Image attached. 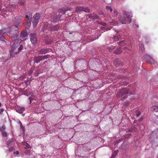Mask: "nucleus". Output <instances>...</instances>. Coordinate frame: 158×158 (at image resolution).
<instances>
[{"label": "nucleus", "mask_w": 158, "mask_h": 158, "mask_svg": "<svg viewBox=\"0 0 158 158\" xmlns=\"http://www.w3.org/2000/svg\"><path fill=\"white\" fill-rule=\"evenodd\" d=\"M118 152V150L114 151L113 153L112 154L111 158H114Z\"/></svg>", "instance_id": "obj_19"}, {"label": "nucleus", "mask_w": 158, "mask_h": 158, "mask_svg": "<svg viewBox=\"0 0 158 158\" xmlns=\"http://www.w3.org/2000/svg\"><path fill=\"white\" fill-rule=\"evenodd\" d=\"M0 111L1 112H3L4 111V109H3V108H2L1 109H0Z\"/></svg>", "instance_id": "obj_45"}, {"label": "nucleus", "mask_w": 158, "mask_h": 158, "mask_svg": "<svg viewBox=\"0 0 158 158\" xmlns=\"http://www.w3.org/2000/svg\"><path fill=\"white\" fill-rule=\"evenodd\" d=\"M142 120H143L142 118H140V119H139L138 120V121L139 122H140L142 121Z\"/></svg>", "instance_id": "obj_43"}, {"label": "nucleus", "mask_w": 158, "mask_h": 158, "mask_svg": "<svg viewBox=\"0 0 158 158\" xmlns=\"http://www.w3.org/2000/svg\"><path fill=\"white\" fill-rule=\"evenodd\" d=\"M51 49L49 48L42 49L39 51V53L40 54H45L48 52L50 51Z\"/></svg>", "instance_id": "obj_11"}, {"label": "nucleus", "mask_w": 158, "mask_h": 158, "mask_svg": "<svg viewBox=\"0 0 158 158\" xmlns=\"http://www.w3.org/2000/svg\"><path fill=\"white\" fill-rule=\"evenodd\" d=\"M61 14L60 15L59 13H56V14H54L52 17V19L54 22H57L60 20Z\"/></svg>", "instance_id": "obj_10"}, {"label": "nucleus", "mask_w": 158, "mask_h": 158, "mask_svg": "<svg viewBox=\"0 0 158 158\" xmlns=\"http://www.w3.org/2000/svg\"><path fill=\"white\" fill-rule=\"evenodd\" d=\"M123 16L125 18L123 20L122 19H119L120 22L122 24L129 23L131 21L132 15L130 12L125 11L123 13Z\"/></svg>", "instance_id": "obj_2"}, {"label": "nucleus", "mask_w": 158, "mask_h": 158, "mask_svg": "<svg viewBox=\"0 0 158 158\" xmlns=\"http://www.w3.org/2000/svg\"><path fill=\"white\" fill-rule=\"evenodd\" d=\"M114 39L115 40H119L120 38V36L119 35H117L114 36Z\"/></svg>", "instance_id": "obj_27"}, {"label": "nucleus", "mask_w": 158, "mask_h": 158, "mask_svg": "<svg viewBox=\"0 0 158 158\" xmlns=\"http://www.w3.org/2000/svg\"><path fill=\"white\" fill-rule=\"evenodd\" d=\"M16 154H19V152L18 151H16Z\"/></svg>", "instance_id": "obj_49"}, {"label": "nucleus", "mask_w": 158, "mask_h": 158, "mask_svg": "<svg viewBox=\"0 0 158 158\" xmlns=\"http://www.w3.org/2000/svg\"><path fill=\"white\" fill-rule=\"evenodd\" d=\"M114 15H115L116 16H117V15L118 14L117 10L115 9L114 10Z\"/></svg>", "instance_id": "obj_34"}, {"label": "nucleus", "mask_w": 158, "mask_h": 158, "mask_svg": "<svg viewBox=\"0 0 158 158\" xmlns=\"http://www.w3.org/2000/svg\"><path fill=\"white\" fill-rule=\"evenodd\" d=\"M2 133L3 136L4 137H6L7 136V133L5 131H2Z\"/></svg>", "instance_id": "obj_30"}, {"label": "nucleus", "mask_w": 158, "mask_h": 158, "mask_svg": "<svg viewBox=\"0 0 158 158\" xmlns=\"http://www.w3.org/2000/svg\"><path fill=\"white\" fill-rule=\"evenodd\" d=\"M135 114L137 117H138L140 115L141 112L139 111L136 110V111L135 112Z\"/></svg>", "instance_id": "obj_29"}, {"label": "nucleus", "mask_w": 158, "mask_h": 158, "mask_svg": "<svg viewBox=\"0 0 158 158\" xmlns=\"http://www.w3.org/2000/svg\"><path fill=\"white\" fill-rule=\"evenodd\" d=\"M148 57H151V56L149 55H146L144 56V57L146 60V61L148 63L149 62V60H150V59L149 58H148Z\"/></svg>", "instance_id": "obj_20"}, {"label": "nucleus", "mask_w": 158, "mask_h": 158, "mask_svg": "<svg viewBox=\"0 0 158 158\" xmlns=\"http://www.w3.org/2000/svg\"><path fill=\"white\" fill-rule=\"evenodd\" d=\"M1 112L0 111V114H1Z\"/></svg>", "instance_id": "obj_59"}, {"label": "nucleus", "mask_w": 158, "mask_h": 158, "mask_svg": "<svg viewBox=\"0 0 158 158\" xmlns=\"http://www.w3.org/2000/svg\"><path fill=\"white\" fill-rule=\"evenodd\" d=\"M143 46H144V45L143 44H142V45H141L142 47H143V48L144 47Z\"/></svg>", "instance_id": "obj_51"}, {"label": "nucleus", "mask_w": 158, "mask_h": 158, "mask_svg": "<svg viewBox=\"0 0 158 158\" xmlns=\"http://www.w3.org/2000/svg\"><path fill=\"white\" fill-rule=\"evenodd\" d=\"M48 56H49L48 55H45L44 56H41L42 57L41 58H42V60H44V59H47V58H48Z\"/></svg>", "instance_id": "obj_28"}, {"label": "nucleus", "mask_w": 158, "mask_h": 158, "mask_svg": "<svg viewBox=\"0 0 158 158\" xmlns=\"http://www.w3.org/2000/svg\"><path fill=\"white\" fill-rule=\"evenodd\" d=\"M69 34H72V33L71 32L69 33Z\"/></svg>", "instance_id": "obj_56"}, {"label": "nucleus", "mask_w": 158, "mask_h": 158, "mask_svg": "<svg viewBox=\"0 0 158 158\" xmlns=\"http://www.w3.org/2000/svg\"><path fill=\"white\" fill-rule=\"evenodd\" d=\"M40 15L39 13H36L33 16V20L32 22L34 27H35L38 24Z\"/></svg>", "instance_id": "obj_7"}, {"label": "nucleus", "mask_w": 158, "mask_h": 158, "mask_svg": "<svg viewBox=\"0 0 158 158\" xmlns=\"http://www.w3.org/2000/svg\"><path fill=\"white\" fill-rule=\"evenodd\" d=\"M118 43H119V45L120 46H123V44H125V42L124 41H120L119 43L118 42Z\"/></svg>", "instance_id": "obj_33"}, {"label": "nucleus", "mask_w": 158, "mask_h": 158, "mask_svg": "<svg viewBox=\"0 0 158 158\" xmlns=\"http://www.w3.org/2000/svg\"><path fill=\"white\" fill-rule=\"evenodd\" d=\"M123 19V20H125V18H124V17L123 16V17H120V18H119V19Z\"/></svg>", "instance_id": "obj_42"}, {"label": "nucleus", "mask_w": 158, "mask_h": 158, "mask_svg": "<svg viewBox=\"0 0 158 158\" xmlns=\"http://www.w3.org/2000/svg\"><path fill=\"white\" fill-rule=\"evenodd\" d=\"M114 64L116 66L118 65L121 64V62L118 59H116L114 60Z\"/></svg>", "instance_id": "obj_13"}, {"label": "nucleus", "mask_w": 158, "mask_h": 158, "mask_svg": "<svg viewBox=\"0 0 158 158\" xmlns=\"http://www.w3.org/2000/svg\"><path fill=\"white\" fill-rule=\"evenodd\" d=\"M6 129L5 127L4 126H2L1 128V131H4Z\"/></svg>", "instance_id": "obj_35"}, {"label": "nucleus", "mask_w": 158, "mask_h": 158, "mask_svg": "<svg viewBox=\"0 0 158 158\" xmlns=\"http://www.w3.org/2000/svg\"><path fill=\"white\" fill-rule=\"evenodd\" d=\"M148 58L150 59V60H149V62L148 63H150L152 64H153L154 63V60L153 58L151 57H148Z\"/></svg>", "instance_id": "obj_24"}, {"label": "nucleus", "mask_w": 158, "mask_h": 158, "mask_svg": "<svg viewBox=\"0 0 158 158\" xmlns=\"http://www.w3.org/2000/svg\"><path fill=\"white\" fill-rule=\"evenodd\" d=\"M129 93L128 89L126 88H123L120 90L118 93L116 94V97L118 98H121V100L123 101V99L127 98V94Z\"/></svg>", "instance_id": "obj_3"}, {"label": "nucleus", "mask_w": 158, "mask_h": 158, "mask_svg": "<svg viewBox=\"0 0 158 158\" xmlns=\"http://www.w3.org/2000/svg\"><path fill=\"white\" fill-rule=\"evenodd\" d=\"M144 39L145 42L147 43H148L149 42V39L147 37L144 38Z\"/></svg>", "instance_id": "obj_32"}, {"label": "nucleus", "mask_w": 158, "mask_h": 158, "mask_svg": "<svg viewBox=\"0 0 158 158\" xmlns=\"http://www.w3.org/2000/svg\"><path fill=\"white\" fill-rule=\"evenodd\" d=\"M120 140L122 141V139H119V140H117L116 143H118L119 142V141H120Z\"/></svg>", "instance_id": "obj_46"}, {"label": "nucleus", "mask_w": 158, "mask_h": 158, "mask_svg": "<svg viewBox=\"0 0 158 158\" xmlns=\"http://www.w3.org/2000/svg\"><path fill=\"white\" fill-rule=\"evenodd\" d=\"M106 24L105 23H103L102 24V25H103V26H105V25H106Z\"/></svg>", "instance_id": "obj_50"}, {"label": "nucleus", "mask_w": 158, "mask_h": 158, "mask_svg": "<svg viewBox=\"0 0 158 158\" xmlns=\"http://www.w3.org/2000/svg\"><path fill=\"white\" fill-rule=\"evenodd\" d=\"M3 39H5L4 37L3 36H2L1 38H0V40H3Z\"/></svg>", "instance_id": "obj_44"}, {"label": "nucleus", "mask_w": 158, "mask_h": 158, "mask_svg": "<svg viewBox=\"0 0 158 158\" xmlns=\"http://www.w3.org/2000/svg\"><path fill=\"white\" fill-rule=\"evenodd\" d=\"M130 104V102L129 101H126L123 103V106L127 107Z\"/></svg>", "instance_id": "obj_22"}, {"label": "nucleus", "mask_w": 158, "mask_h": 158, "mask_svg": "<svg viewBox=\"0 0 158 158\" xmlns=\"http://www.w3.org/2000/svg\"><path fill=\"white\" fill-rule=\"evenodd\" d=\"M26 144H24V145H26V147L28 148H30L31 146L29 145L28 143H25Z\"/></svg>", "instance_id": "obj_38"}, {"label": "nucleus", "mask_w": 158, "mask_h": 158, "mask_svg": "<svg viewBox=\"0 0 158 158\" xmlns=\"http://www.w3.org/2000/svg\"><path fill=\"white\" fill-rule=\"evenodd\" d=\"M21 37H25L27 36V31L26 30H24L22 31L21 34Z\"/></svg>", "instance_id": "obj_12"}, {"label": "nucleus", "mask_w": 158, "mask_h": 158, "mask_svg": "<svg viewBox=\"0 0 158 158\" xmlns=\"http://www.w3.org/2000/svg\"><path fill=\"white\" fill-rule=\"evenodd\" d=\"M48 29L50 31H58L59 29V27L58 25H49L47 27Z\"/></svg>", "instance_id": "obj_9"}, {"label": "nucleus", "mask_w": 158, "mask_h": 158, "mask_svg": "<svg viewBox=\"0 0 158 158\" xmlns=\"http://www.w3.org/2000/svg\"><path fill=\"white\" fill-rule=\"evenodd\" d=\"M30 40L31 43L34 45L36 44L37 43L36 35L35 34H31L30 35Z\"/></svg>", "instance_id": "obj_8"}, {"label": "nucleus", "mask_w": 158, "mask_h": 158, "mask_svg": "<svg viewBox=\"0 0 158 158\" xmlns=\"http://www.w3.org/2000/svg\"><path fill=\"white\" fill-rule=\"evenodd\" d=\"M16 7V5L15 4L12 3L10 4L9 7L7 8L8 11H6V13H4L6 15H10L12 14V11L14 10Z\"/></svg>", "instance_id": "obj_5"}, {"label": "nucleus", "mask_w": 158, "mask_h": 158, "mask_svg": "<svg viewBox=\"0 0 158 158\" xmlns=\"http://www.w3.org/2000/svg\"><path fill=\"white\" fill-rule=\"evenodd\" d=\"M94 39H93V40H92L91 41H94Z\"/></svg>", "instance_id": "obj_55"}, {"label": "nucleus", "mask_w": 158, "mask_h": 158, "mask_svg": "<svg viewBox=\"0 0 158 158\" xmlns=\"http://www.w3.org/2000/svg\"><path fill=\"white\" fill-rule=\"evenodd\" d=\"M106 8L108 10H110V12H112L113 11L112 9L110 6H106Z\"/></svg>", "instance_id": "obj_31"}, {"label": "nucleus", "mask_w": 158, "mask_h": 158, "mask_svg": "<svg viewBox=\"0 0 158 158\" xmlns=\"http://www.w3.org/2000/svg\"><path fill=\"white\" fill-rule=\"evenodd\" d=\"M133 128L129 129L128 130V131L129 132H132L133 131Z\"/></svg>", "instance_id": "obj_39"}, {"label": "nucleus", "mask_w": 158, "mask_h": 158, "mask_svg": "<svg viewBox=\"0 0 158 158\" xmlns=\"http://www.w3.org/2000/svg\"><path fill=\"white\" fill-rule=\"evenodd\" d=\"M12 142H13V140H9L7 142V144H9L10 143H12Z\"/></svg>", "instance_id": "obj_40"}, {"label": "nucleus", "mask_w": 158, "mask_h": 158, "mask_svg": "<svg viewBox=\"0 0 158 158\" xmlns=\"http://www.w3.org/2000/svg\"><path fill=\"white\" fill-rule=\"evenodd\" d=\"M152 108L155 112H158V106H153Z\"/></svg>", "instance_id": "obj_25"}, {"label": "nucleus", "mask_w": 158, "mask_h": 158, "mask_svg": "<svg viewBox=\"0 0 158 158\" xmlns=\"http://www.w3.org/2000/svg\"><path fill=\"white\" fill-rule=\"evenodd\" d=\"M23 45H20V47L18 48V50L19 51H20L21 50L23 49Z\"/></svg>", "instance_id": "obj_37"}, {"label": "nucleus", "mask_w": 158, "mask_h": 158, "mask_svg": "<svg viewBox=\"0 0 158 158\" xmlns=\"http://www.w3.org/2000/svg\"><path fill=\"white\" fill-rule=\"evenodd\" d=\"M122 52L121 48L120 47L118 48L116 50L114 51V53L117 54H120Z\"/></svg>", "instance_id": "obj_17"}, {"label": "nucleus", "mask_w": 158, "mask_h": 158, "mask_svg": "<svg viewBox=\"0 0 158 158\" xmlns=\"http://www.w3.org/2000/svg\"><path fill=\"white\" fill-rule=\"evenodd\" d=\"M1 103L0 102V107L1 106Z\"/></svg>", "instance_id": "obj_54"}, {"label": "nucleus", "mask_w": 158, "mask_h": 158, "mask_svg": "<svg viewBox=\"0 0 158 158\" xmlns=\"http://www.w3.org/2000/svg\"><path fill=\"white\" fill-rule=\"evenodd\" d=\"M83 11L86 12L88 13L90 11V10L87 7H83Z\"/></svg>", "instance_id": "obj_21"}, {"label": "nucleus", "mask_w": 158, "mask_h": 158, "mask_svg": "<svg viewBox=\"0 0 158 158\" xmlns=\"http://www.w3.org/2000/svg\"><path fill=\"white\" fill-rule=\"evenodd\" d=\"M83 7L77 6L76 7L75 11L76 12H79L80 11H83Z\"/></svg>", "instance_id": "obj_15"}, {"label": "nucleus", "mask_w": 158, "mask_h": 158, "mask_svg": "<svg viewBox=\"0 0 158 158\" xmlns=\"http://www.w3.org/2000/svg\"><path fill=\"white\" fill-rule=\"evenodd\" d=\"M32 16V14L31 12H29L26 14L25 20L27 21V25L28 26L30 25L31 24Z\"/></svg>", "instance_id": "obj_6"}, {"label": "nucleus", "mask_w": 158, "mask_h": 158, "mask_svg": "<svg viewBox=\"0 0 158 158\" xmlns=\"http://www.w3.org/2000/svg\"><path fill=\"white\" fill-rule=\"evenodd\" d=\"M89 16H91V17L94 19H98L99 17L95 14H93L92 15H89Z\"/></svg>", "instance_id": "obj_18"}, {"label": "nucleus", "mask_w": 158, "mask_h": 158, "mask_svg": "<svg viewBox=\"0 0 158 158\" xmlns=\"http://www.w3.org/2000/svg\"><path fill=\"white\" fill-rule=\"evenodd\" d=\"M41 58L42 57L41 56H38L37 57L35 58L34 60L35 62L38 63H39L40 61H42V59Z\"/></svg>", "instance_id": "obj_14"}, {"label": "nucleus", "mask_w": 158, "mask_h": 158, "mask_svg": "<svg viewBox=\"0 0 158 158\" xmlns=\"http://www.w3.org/2000/svg\"><path fill=\"white\" fill-rule=\"evenodd\" d=\"M14 149V148L13 147H12L10 148H9V150L10 152H12L13 151Z\"/></svg>", "instance_id": "obj_36"}, {"label": "nucleus", "mask_w": 158, "mask_h": 158, "mask_svg": "<svg viewBox=\"0 0 158 158\" xmlns=\"http://www.w3.org/2000/svg\"><path fill=\"white\" fill-rule=\"evenodd\" d=\"M131 119H134V118L132 117H131Z\"/></svg>", "instance_id": "obj_52"}, {"label": "nucleus", "mask_w": 158, "mask_h": 158, "mask_svg": "<svg viewBox=\"0 0 158 158\" xmlns=\"http://www.w3.org/2000/svg\"><path fill=\"white\" fill-rule=\"evenodd\" d=\"M129 93L130 94H132L131 93Z\"/></svg>", "instance_id": "obj_53"}, {"label": "nucleus", "mask_w": 158, "mask_h": 158, "mask_svg": "<svg viewBox=\"0 0 158 158\" xmlns=\"http://www.w3.org/2000/svg\"><path fill=\"white\" fill-rule=\"evenodd\" d=\"M136 98L135 97V96H133L132 97H131V100H135V99Z\"/></svg>", "instance_id": "obj_41"}, {"label": "nucleus", "mask_w": 158, "mask_h": 158, "mask_svg": "<svg viewBox=\"0 0 158 158\" xmlns=\"http://www.w3.org/2000/svg\"><path fill=\"white\" fill-rule=\"evenodd\" d=\"M18 42H19V40L17 39L14 41H13L10 43V45L12 49V50H10V56H12V53L13 51H14V50L16 48L18 47L19 44L17 43Z\"/></svg>", "instance_id": "obj_4"}, {"label": "nucleus", "mask_w": 158, "mask_h": 158, "mask_svg": "<svg viewBox=\"0 0 158 158\" xmlns=\"http://www.w3.org/2000/svg\"><path fill=\"white\" fill-rule=\"evenodd\" d=\"M22 17L21 16L16 17L14 21V23L16 25L12 26L11 27V30L9 35L11 37L15 38H17L19 35L18 26L22 22Z\"/></svg>", "instance_id": "obj_1"}, {"label": "nucleus", "mask_w": 158, "mask_h": 158, "mask_svg": "<svg viewBox=\"0 0 158 158\" xmlns=\"http://www.w3.org/2000/svg\"><path fill=\"white\" fill-rule=\"evenodd\" d=\"M100 14L102 15V13H101Z\"/></svg>", "instance_id": "obj_58"}, {"label": "nucleus", "mask_w": 158, "mask_h": 158, "mask_svg": "<svg viewBox=\"0 0 158 158\" xmlns=\"http://www.w3.org/2000/svg\"><path fill=\"white\" fill-rule=\"evenodd\" d=\"M25 108L24 107H20L17 109V111L20 114H22Z\"/></svg>", "instance_id": "obj_16"}, {"label": "nucleus", "mask_w": 158, "mask_h": 158, "mask_svg": "<svg viewBox=\"0 0 158 158\" xmlns=\"http://www.w3.org/2000/svg\"><path fill=\"white\" fill-rule=\"evenodd\" d=\"M3 31L2 30H0V33H3V34H4V33H3L2 32Z\"/></svg>", "instance_id": "obj_47"}, {"label": "nucleus", "mask_w": 158, "mask_h": 158, "mask_svg": "<svg viewBox=\"0 0 158 158\" xmlns=\"http://www.w3.org/2000/svg\"><path fill=\"white\" fill-rule=\"evenodd\" d=\"M26 0H19V3L21 5H23L25 3Z\"/></svg>", "instance_id": "obj_26"}, {"label": "nucleus", "mask_w": 158, "mask_h": 158, "mask_svg": "<svg viewBox=\"0 0 158 158\" xmlns=\"http://www.w3.org/2000/svg\"><path fill=\"white\" fill-rule=\"evenodd\" d=\"M100 14L102 15V13H101Z\"/></svg>", "instance_id": "obj_57"}, {"label": "nucleus", "mask_w": 158, "mask_h": 158, "mask_svg": "<svg viewBox=\"0 0 158 158\" xmlns=\"http://www.w3.org/2000/svg\"><path fill=\"white\" fill-rule=\"evenodd\" d=\"M137 122V120H135L134 122V123H136Z\"/></svg>", "instance_id": "obj_48"}, {"label": "nucleus", "mask_w": 158, "mask_h": 158, "mask_svg": "<svg viewBox=\"0 0 158 158\" xmlns=\"http://www.w3.org/2000/svg\"><path fill=\"white\" fill-rule=\"evenodd\" d=\"M68 11V10H59V12H58L57 13H59L60 14V13H61V14H62L63 15H64V14H67V11Z\"/></svg>", "instance_id": "obj_23"}]
</instances>
